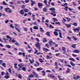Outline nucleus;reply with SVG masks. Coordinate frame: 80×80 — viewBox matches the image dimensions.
<instances>
[{"mask_svg":"<svg viewBox=\"0 0 80 80\" xmlns=\"http://www.w3.org/2000/svg\"><path fill=\"white\" fill-rule=\"evenodd\" d=\"M52 43H53V44H55V43L53 42V41H52V40H51V41H50L49 42V44L50 45H51L52 44Z\"/></svg>","mask_w":80,"mask_h":80,"instance_id":"nucleus-23","label":"nucleus"},{"mask_svg":"<svg viewBox=\"0 0 80 80\" xmlns=\"http://www.w3.org/2000/svg\"><path fill=\"white\" fill-rule=\"evenodd\" d=\"M73 25L74 26H75V27H77V25H78V24L76 22H74L73 23Z\"/></svg>","mask_w":80,"mask_h":80,"instance_id":"nucleus-47","label":"nucleus"},{"mask_svg":"<svg viewBox=\"0 0 80 80\" xmlns=\"http://www.w3.org/2000/svg\"><path fill=\"white\" fill-rule=\"evenodd\" d=\"M72 55L73 57H77V55L76 54H72Z\"/></svg>","mask_w":80,"mask_h":80,"instance_id":"nucleus-62","label":"nucleus"},{"mask_svg":"<svg viewBox=\"0 0 80 80\" xmlns=\"http://www.w3.org/2000/svg\"><path fill=\"white\" fill-rule=\"evenodd\" d=\"M39 62H41V63L44 62V61H43V60H42V59L41 58H39Z\"/></svg>","mask_w":80,"mask_h":80,"instance_id":"nucleus-42","label":"nucleus"},{"mask_svg":"<svg viewBox=\"0 0 80 80\" xmlns=\"http://www.w3.org/2000/svg\"><path fill=\"white\" fill-rule=\"evenodd\" d=\"M38 5L39 7H42L43 5L41 3H38Z\"/></svg>","mask_w":80,"mask_h":80,"instance_id":"nucleus-28","label":"nucleus"},{"mask_svg":"<svg viewBox=\"0 0 80 80\" xmlns=\"http://www.w3.org/2000/svg\"><path fill=\"white\" fill-rule=\"evenodd\" d=\"M12 72V70H11L10 68H9L8 69V72H9V73H11Z\"/></svg>","mask_w":80,"mask_h":80,"instance_id":"nucleus-58","label":"nucleus"},{"mask_svg":"<svg viewBox=\"0 0 80 80\" xmlns=\"http://www.w3.org/2000/svg\"><path fill=\"white\" fill-rule=\"evenodd\" d=\"M53 22H57L58 20L57 19H56L55 18H53Z\"/></svg>","mask_w":80,"mask_h":80,"instance_id":"nucleus-32","label":"nucleus"},{"mask_svg":"<svg viewBox=\"0 0 80 80\" xmlns=\"http://www.w3.org/2000/svg\"><path fill=\"white\" fill-rule=\"evenodd\" d=\"M20 15H23L24 14V11H23V10H20L19 12Z\"/></svg>","mask_w":80,"mask_h":80,"instance_id":"nucleus-8","label":"nucleus"},{"mask_svg":"<svg viewBox=\"0 0 80 80\" xmlns=\"http://www.w3.org/2000/svg\"><path fill=\"white\" fill-rule=\"evenodd\" d=\"M65 66H67V67H69L70 68H72V66H71V65H70V64L66 65H65Z\"/></svg>","mask_w":80,"mask_h":80,"instance_id":"nucleus-51","label":"nucleus"},{"mask_svg":"<svg viewBox=\"0 0 80 80\" xmlns=\"http://www.w3.org/2000/svg\"><path fill=\"white\" fill-rule=\"evenodd\" d=\"M2 65L4 67H6V64L5 63H3Z\"/></svg>","mask_w":80,"mask_h":80,"instance_id":"nucleus-56","label":"nucleus"},{"mask_svg":"<svg viewBox=\"0 0 80 80\" xmlns=\"http://www.w3.org/2000/svg\"><path fill=\"white\" fill-rule=\"evenodd\" d=\"M24 11L25 13H28L29 10L27 9H24Z\"/></svg>","mask_w":80,"mask_h":80,"instance_id":"nucleus-22","label":"nucleus"},{"mask_svg":"<svg viewBox=\"0 0 80 80\" xmlns=\"http://www.w3.org/2000/svg\"><path fill=\"white\" fill-rule=\"evenodd\" d=\"M69 60L72 61V62H75V59L73 58H69Z\"/></svg>","mask_w":80,"mask_h":80,"instance_id":"nucleus-39","label":"nucleus"},{"mask_svg":"<svg viewBox=\"0 0 80 80\" xmlns=\"http://www.w3.org/2000/svg\"><path fill=\"white\" fill-rule=\"evenodd\" d=\"M65 8H63V9L66 10V11H67L68 10V6L64 7Z\"/></svg>","mask_w":80,"mask_h":80,"instance_id":"nucleus-31","label":"nucleus"},{"mask_svg":"<svg viewBox=\"0 0 80 80\" xmlns=\"http://www.w3.org/2000/svg\"><path fill=\"white\" fill-rule=\"evenodd\" d=\"M76 45H77V44H72L71 45V46L73 48H75V46H76Z\"/></svg>","mask_w":80,"mask_h":80,"instance_id":"nucleus-43","label":"nucleus"},{"mask_svg":"<svg viewBox=\"0 0 80 80\" xmlns=\"http://www.w3.org/2000/svg\"><path fill=\"white\" fill-rule=\"evenodd\" d=\"M43 50H44V51H48V49L44 48H43Z\"/></svg>","mask_w":80,"mask_h":80,"instance_id":"nucleus-49","label":"nucleus"},{"mask_svg":"<svg viewBox=\"0 0 80 80\" xmlns=\"http://www.w3.org/2000/svg\"><path fill=\"white\" fill-rule=\"evenodd\" d=\"M29 77H30V78H34V75H33L31 74L29 75L28 76Z\"/></svg>","mask_w":80,"mask_h":80,"instance_id":"nucleus-30","label":"nucleus"},{"mask_svg":"<svg viewBox=\"0 0 80 80\" xmlns=\"http://www.w3.org/2000/svg\"><path fill=\"white\" fill-rule=\"evenodd\" d=\"M72 38H73V40H74V41H76V40H78L77 38L74 37V36L72 37Z\"/></svg>","mask_w":80,"mask_h":80,"instance_id":"nucleus-48","label":"nucleus"},{"mask_svg":"<svg viewBox=\"0 0 80 80\" xmlns=\"http://www.w3.org/2000/svg\"><path fill=\"white\" fill-rule=\"evenodd\" d=\"M65 25L67 27V28H70V27H71L72 25H71V24H65Z\"/></svg>","mask_w":80,"mask_h":80,"instance_id":"nucleus-16","label":"nucleus"},{"mask_svg":"<svg viewBox=\"0 0 80 80\" xmlns=\"http://www.w3.org/2000/svg\"><path fill=\"white\" fill-rule=\"evenodd\" d=\"M42 10L44 12H47V11H48V10H47V8L45 7L43 8Z\"/></svg>","mask_w":80,"mask_h":80,"instance_id":"nucleus-12","label":"nucleus"},{"mask_svg":"<svg viewBox=\"0 0 80 80\" xmlns=\"http://www.w3.org/2000/svg\"><path fill=\"white\" fill-rule=\"evenodd\" d=\"M32 20H35V15L33 14H32Z\"/></svg>","mask_w":80,"mask_h":80,"instance_id":"nucleus-19","label":"nucleus"},{"mask_svg":"<svg viewBox=\"0 0 80 80\" xmlns=\"http://www.w3.org/2000/svg\"><path fill=\"white\" fill-rule=\"evenodd\" d=\"M49 28H54V27L53 26H52V25L50 24L49 25Z\"/></svg>","mask_w":80,"mask_h":80,"instance_id":"nucleus-59","label":"nucleus"},{"mask_svg":"<svg viewBox=\"0 0 80 80\" xmlns=\"http://www.w3.org/2000/svg\"><path fill=\"white\" fill-rule=\"evenodd\" d=\"M48 77L50 78H55V76L53 75V74H49L48 75Z\"/></svg>","mask_w":80,"mask_h":80,"instance_id":"nucleus-7","label":"nucleus"},{"mask_svg":"<svg viewBox=\"0 0 80 80\" xmlns=\"http://www.w3.org/2000/svg\"><path fill=\"white\" fill-rule=\"evenodd\" d=\"M7 38H8L9 39H10V40L9 41V42H11V40H12V38L11 37H10V36L8 35H7Z\"/></svg>","mask_w":80,"mask_h":80,"instance_id":"nucleus-11","label":"nucleus"},{"mask_svg":"<svg viewBox=\"0 0 80 80\" xmlns=\"http://www.w3.org/2000/svg\"><path fill=\"white\" fill-rule=\"evenodd\" d=\"M4 11L6 12H8V11L9 13H11V11H12V10H11L10 9L8 8H5Z\"/></svg>","mask_w":80,"mask_h":80,"instance_id":"nucleus-2","label":"nucleus"},{"mask_svg":"<svg viewBox=\"0 0 80 80\" xmlns=\"http://www.w3.org/2000/svg\"><path fill=\"white\" fill-rule=\"evenodd\" d=\"M3 8V7L2 6H0V10H2Z\"/></svg>","mask_w":80,"mask_h":80,"instance_id":"nucleus-64","label":"nucleus"},{"mask_svg":"<svg viewBox=\"0 0 80 80\" xmlns=\"http://www.w3.org/2000/svg\"><path fill=\"white\" fill-rule=\"evenodd\" d=\"M53 34L54 35H55L56 36H58V33L56 31L54 32Z\"/></svg>","mask_w":80,"mask_h":80,"instance_id":"nucleus-20","label":"nucleus"},{"mask_svg":"<svg viewBox=\"0 0 80 80\" xmlns=\"http://www.w3.org/2000/svg\"><path fill=\"white\" fill-rule=\"evenodd\" d=\"M60 55V53H57L56 54V56L57 57H58V56H59V55Z\"/></svg>","mask_w":80,"mask_h":80,"instance_id":"nucleus-61","label":"nucleus"},{"mask_svg":"<svg viewBox=\"0 0 80 80\" xmlns=\"http://www.w3.org/2000/svg\"><path fill=\"white\" fill-rule=\"evenodd\" d=\"M14 44H15L16 45H19V43H18L17 42H15V43H14Z\"/></svg>","mask_w":80,"mask_h":80,"instance_id":"nucleus-54","label":"nucleus"},{"mask_svg":"<svg viewBox=\"0 0 80 80\" xmlns=\"http://www.w3.org/2000/svg\"><path fill=\"white\" fill-rule=\"evenodd\" d=\"M22 70H23V71H24V72H25L26 71V68L25 67H23L22 68Z\"/></svg>","mask_w":80,"mask_h":80,"instance_id":"nucleus-41","label":"nucleus"},{"mask_svg":"<svg viewBox=\"0 0 80 80\" xmlns=\"http://www.w3.org/2000/svg\"><path fill=\"white\" fill-rule=\"evenodd\" d=\"M59 37L61 38H62V33L61 32H59Z\"/></svg>","mask_w":80,"mask_h":80,"instance_id":"nucleus-33","label":"nucleus"},{"mask_svg":"<svg viewBox=\"0 0 80 80\" xmlns=\"http://www.w3.org/2000/svg\"><path fill=\"white\" fill-rule=\"evenodd\" d=\"M17 76H18V78H20V79H21L22 78V76L20 75V74H18V73H17Z\"/></svg>","mask_w":80,"mask_h":80,"instance_id":"nucleus-17","label":"nucleus"},{"mask_svg":"<svg viewBox=\"0 0 80 80\" xmlns=\"http://www.w3.org/2000/svg\"><path fill=\"white\" fill-rule=\"evenodd\" d=\"M42 73L43 76H45V71H43L42 72Z\"/></svg>","mask_w":80,"mask_h":80,"instance_id":"nucleus-50","label":"nucleus"},{"mask_svg":"<svg viewBox=\"0 0 80 80\" xmlns=\"http://www.w3.org/2000/svg\"><path fill=\"white\" fill-rule=\"evenodd\" d=\"M64 60H65V59H59V61H60V62H61V63H63V61H64Z\"/></svg>","mask_w":80,"mask_h":80,"instance_id":"nucleus-40","label":"nucleus"},{"mask_svg":"<svg viewBox=\"0 0 80 80\" xmlns=\"http://www.w3.org/2000/svg\"><path fill=\"white\" fill-rule=\"evenodd\" d=\"M56 25H60V22H58L56 23Z\"/></svg>","mask_w":80,"mask_h":80,"instance_id":"nucleus-60","label":"nucleus"},{"mask_svg":"<svg viewBox=\"0 0 80 80\" xmlns=\"http://www.w3.org/2000/svg\"><path fill=\"white\" fill-rule=\"evenodd\" d=\"M35 45L37 48H38L39 50H40V43L39 42H37Z\"/></svg>","mask_w":80,"mask_h":80,"instance_id":"nucleus-3","label":"nucleus"},{"mask_svg":"<svg viewBox=\"0 0 80 80\" xmlns=\"http://www.w3.org/2000/svg\"><path fill=\"white\" fill-rule=\"evenodd\" d=\"M43 70V68H37L36 69L37 71H40V70Z\"/></svg>","mask_w":80,"mask_h":80,"instance_id":"nucleus-21","label":"nucleus"},{"mask_svg":"<svg viewBox=\"0 0 80 80\" xmlns=\"http://www.w3.org/2000/svg\"><path fill=\"white\" fill-rule=\"evenodd\" d=\"M32 73L33 74V75H35L36 77H37V78H38V77H39V76H38V75L37 74V73L36 72L33 71L32 72Z\"/></svg>","mask_w":80,"mask_h":80,"instance_id":"nucleus-5","label":"nucleus"},{"mask_svg":"<svg viewBox=\"0 0 80 80\" xmlns=\"http://www.w3.org/2000/svg\"><path fill=\"white\" fill-rule=\"evenodd\" d=\"M10 27L11 28H14V27H13V26H12V24H10Z\"/></svg>","mask_w":80,"mask_h":80,"instance_id":"nucleus-57","label":"nucleus"},{"mask_svg":"<svg viewBox=\"0 0 80 80\" xmlns=\"http://www.w3.org/2000/svg\"><path fill=\"white\" fill-rule=\"evenodd\" d=\"M9 76L8 75H6L5 76V78H6L7 79H8L9 78Z\"/></svg>","mask_w":80,"mask_h":80,"instance_id":"nucleus-44","label":"nucleus"},{"mask_svg":"<svg viewBox=\"0 0 80 80\" xmlns=\"http://www.w3.org/2000/svg\"><path fill=\"white\" fill-rule=\"evenodd\" d=\"M14 65L15 68L16 69H17V64L15 63L14 64Z\"/></svg>","mask_w":80,"mask_h":80,"instance_id":"nucleus-34","label":"nucleus"},{"mask_svg":"<svg viewBox=\"0 0 80 80\" xmlns=\"http://www.w3.org/2000/svg\"><path fill=\"white\" fill-rule=\"evenodd\" d=\"M46 35H47L48 36H50V32H47L46 33Z\"/></svg>","mask_w":80,"mask_h":80,"instance_id":"nucleus-38","label":"nucleus"},{"mask_svg":"<svg viewBox=\"0 0 80 80\" xmlns=\"http://www.w3.org/2000/svg\"><path fill=\"white\" fill-rule=\"evenodd\" d=\"M70 63L71 65L72 66V67H74V66H75V64H74L73 62L72 61L70 62Z\"/></svg>","mask_w":80,"mask_h":80,"instance_id":"nucleus-26","label":"nucleus"},{"mask_svg":"<svg viewBox=\"0 0 80 80\" xmlns=\"http://www.w3.org/2000/svg\"><path fill=\"white\" fill-rule=\"evenodd\" d=\"M47 59H51V58H52L49 57L48 55H47Z\"/></svg>","mask_w":80,"mask_h":80,"instance_id":"nucleus-45","label":"nucleus"},{"mask_svg":"<svg viewBox=\"0 0 80 80\" xmlns=\"http://www.w3.org/2000/svg\"><path fill=\"white\" fill-rule=\"evenodd\" d=\"M70 71V68H68L67 69V71L66 72V73L67 74L68 73H69Z\"/></svg>","mask_w":80,"mask_h":80,"instance_id":"nucleus-14","label":"nucleus"},{"mask_svg":"<svg viewBox=\"0 0 80 80\" xmlns=\"http://www.w3.org/2000/svg\"><path fill=\"white\" fill-rule=\"evenodd\" d=\"M2 4L3 5H8V4H7V3H6L4 1L3 2Z\"/></svg>","mask_w":80,"mask_h":80,"instance_id":"nucleus-36","label":"nucleus"},{"mask_svg":"<svg viewBox=\"0 0 80 80\" xmlns=\"http://www.w3.org/2000/svg\"><path fill=\"white\" fill-rule=\"evenodd\" d=\"M15 27L14 28H15L16 30L18 31V32H20V29H18L19 28V29H21V28H20V27H19V25H18V24H15L14 25Z\"/></svg>","mask_w":80,"mask_h":80,"instance_id":"nucleus-1","label":"nucleus"},{"mask_svg":"<svg viewBox=\"0 0 80 80\" xmlns=\"http://www.w3.org/2000/svg\"><path fill=\"white\" fill-rule=\"evenodd\" d=\"M44 3L46 4V5H47V0H44Z\"/></svg>","mask_w":80,"mask_h":80,"instance_id":"nucleus-52","label":"nucleus"},{"mask_svg":"<svg viewBox=\"0 0 80 80\" xmlns=\"http://www.w3.org/2000/svg\"><path fill=\"white\" fill-rule=\"evenodd\" d=\"M62 51H65V47H62Z\"/></svg>","mask_w":80,"mask_h":80,"instance_id":"nucleus-53","label":"nucleus"},{"mask_svg":"<svg viewBox=\"0 0 80 80\" xmlns=\"http://www.w3.org/2000/svg\"><path fill=\"white\" fill-rule=\"evenodd\" d=\"M73 30L75 32H76L77 31L78 32H80V27H78L77 28H75L73 29Z\"/></svg>","mask_w":80,"mask_h":80,"instance_id":"nucleus-4","label":"nucleus"},{"mask_svg":"<svg viewBox=\"0 0 80 80\" xmlns=\"http://www.w3.org/2000/svg\"><path fill=\"white\" fill-rule=\"evenodd\" d=\"M52 12L51 13V15H53V17H56V16H57V14H55V13H56V12H55V11H52Z\"/></svg>","mask_w":80,"mask_h":80,"instance_id":"nucleus-6","label":"nucleus"},{"mask_svg":"<svg viewBox=\"0 0 80 80\" xmlns=\"http://www.w3.org/2000/svg\"><path fill=\"white\" fill-rule=\"evenodd\" d=\"M40 31L41 32H44V30L43 29V28L41 27L40 28Z\"/></svg>","mask_w":80,"mask_h":80,"instance_id":"nucleus-29","label":"nucleus"},{"mask_svg":"<svg viewBox=\"0 0 80 80\" xmlns=\"http://www.w3.org/2000/svg\"><path fill=\"white\" fill-rule=\"evenodd\" d=\"M18 54L19 55H22L23 57H25V53L24 52H23V53L21 52H19L18 53Z\"/></svg>","mask_w":80,"mask_h":80,"instance_id":"nucleus-9","label":"nucleus"},{"mask_svg":"<svg viewBox=\"0 0 80 80\" xmlns=\"http://www.w3.org/2000/svg\"><path fill=\"white\" fill-rule=\"evenodd\" d=\"M31 1L32 2L31 5L33 6L34 4H35V2L33 1L32 0H31Z\"/></svg>","mask_w":80,"mask_h":80,"instance_id":"nucleus-25","label":"nucleus"},{"mask_svg":"<svg viewBox=\"0 0 80 80\" xmlns=\"http://www.w3.org/2000/svg\"><path fill=\"white\" fill-rule=\"evenodd\" d=\"M29 61L30 62V63L31 64L33 63L34 62V59H32V60H31V59H30Z\"/></svg>","mask_w":80,"mask_h":80,"instance_id":"nucleus-15","label":"nucleus"},{"mask_svg":"<svg viewBox=\"0 0 80 80\" xmlns=\"http://www.w3.org/2000/svg\"><path fill=\"white\" fill-rule=\"evenodd\" d=\"M73 53H80V51L79 50H75L74 51H73Z\"/></svg>","mask_w":80,"mask_h":80,"instance_id":"nucleus-10","label":"nucleus"},{"mask_svg":"<svg viewBox=\"0 0 80 80\" xmlns=\"http://www.w3.org/2000/svg\"><path fill=\"white\" fill-rule=\"evenodd\" d=\"M67 21L68 22H70V18H67Z\"/></svg>","mask_w":80,"mask_h":80,"instance_id":"nucleus-55","label":"nucleus"},{"mask_svg":"<svg viewBox=\"0 0 80 80\" xmlns=\"http://www.w3.org/2000/svg\"><path fill=\"white\" fill-rule=\"evenodd\" d=\"M47 39H46V38H43V40L42 41L43 42H47Z\"/></svg>","mask_w":80,"mask_h":80,"instance_id":"nucleus-37","label":"nucleus"},{"mask_svg":"<svg viewBox=\"0 0 80 80\" xmlns=\"http://www.w3.org/2000/svg\"><path fill=\"white\" fill-rule=\"evenodd\" d=\"M32 24H33V25H37V22H32Z\"/></svg>","mask_w":80,"mask_h":80,"instance_id":"nucleus-63","label":"nucleus"},{"mask_svg":"<svg viewBox=\"0 0 80 80\" xmlns=\"http://www.w3.org/2000/svg\"><path fill=\"white\" fill-rule=\"evenodd\" d=\"M18 67H19L20 68H22V67H24V65L22 64H19L18 65Z\"/></svg>","mask_w":80,"mask_h":80,"instance_id":"nucleus-13","label":"nucleus"},{"mask_svg":"<svg viewBox=\"0 0 80 80\" xmlns=\"http://www.w3.org/2000/svg\"><path fill=\"white\" fill-rule=\"evenodd\" d=\"M5 47L8 48H11V46L9 45H6Z\"/></svg>","mask_w":80,"mask_h":80,"instance_id":"nucleus-27","label":"nucleus"},{"mask_svg":"<svg viewBox=\"0 0 80 80\" xmlns=\"http://www.w3.org/2000/svg\"><path fill=\"white\" fill-rule=\"evenodd\" d=\"M49 10H51V11H55V8H49Z\"/></svg>","mask_w":80,"mask_h":80,"instance_id":"nucleus-24","label":"nucleus"},{"mask_svg":"<svg viewBox=\"0 0 80 80\" xmlns=\"http://www.w3.org/2000/svg\"><path fill=\"white\" fill-rule=\"evenodd\" d=\"M67 38L68 39V40L70 42L72 41V40L71 39V38H70V37L69 36L67 37Z\"/></svg>","mask_w":80,"mask_h":80,"instance_id":"nucleus-46","label":"nucleus"},{"mask_svg":"<svg viewBox=\"0 0 80 80\" xmlns=\"http://www.w3.org/2000/svg\"><path fill=\"white\" fill-rule=\"evenodd\" d=\"M61 77H62V76L60 75H58V78L59 80H63V79L64 78H61Z\"/></svg>","mask_w":80,"mask_h":80,"instance_id":"nucleus-18","label":"nucleus"},{"mask_svg":"<svg viewBox=\"0 0 80 80\" xmlns=\"http://www.w3.org/2000/svg\"><path fill=\"white\" fill-rule=\"evenodd\" d=\"M33 28L35 30H38V27L37 26H34L33 27Z\"/></svg>","mask_w":80,"mask_h":80,"instance_id":"nucleus-35","label":"nucleus"}]
</instances>
